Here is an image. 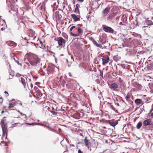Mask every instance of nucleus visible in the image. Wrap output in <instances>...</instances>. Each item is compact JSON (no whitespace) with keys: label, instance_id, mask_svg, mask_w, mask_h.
<instances>
[{"label":"nucleus","instance_id":"47","mask_svg":"<svg viewBox=\"0 0 153 153\" xmlns=\"http://www.w3.org/2000/svg\"><path fill=\"white\" fill-rule=\"evenodd\" d=\"M78 153H82V152L81 150L80 149H78Z\"/></svg>","mask_w":153,"mask_h":153},{"label":"nucleus","instance_id":"6","mask_svg":"<svg viewBox=\"0 0 153 153\" xmlns=\"http://www.w3.org/2000/svg\"><path fill=\"white\" fill-rule=\"evenodd\" d=\"M65 43V40L62 38H59L58 40V43L59 46H64Z\"/></svg>","mask_w":153,"mask_h":153},{"label":"nucleus","instance_id":"17","mask_svg":"<svg viewBox=\"0 0 153 153\" xmlns=\"http://www.w3.org/2000/svg\"><path fill=\"white\" fill-rule=\"evenodd\" d=\"M70 116L76 119H78L79 118V115L76 112H75L74 114H71L70 115Z\"/></svg>","mask_w":153,"mask_h":153},{"label":"nucleus","instance_id":"28","mask_svg":"<svg viewBox=\"0 0 153 153\" xmlns=\"http://www.w3.org/2000/svg\"><path fill=\"white\" fill-rule=\"evenodd\" d=\"M108 120H106L104 119H102L100 120V122H102L103 123H108Z\"/></svg>","mask_w":153,"mask_h":153},{"label":"nucleus","instance_id":"23","mask_svg":"<svg viewBox=\"0 0 153 153\" xmlns=\"http://www.w3.org/2000/svg\"><path fill=\"white\" fill-rule=\"evenodd\" d=\"M2 124H3V127H4V129H7V123L4 122L2 123Z\"/></svg>","mask_w":153,"mask_h":153},{"label":"nucleus","instance_id":"22","mask_svg":"<svg viewBox=\"0 0 153 153\" xmlns=\"http://www.w3.org/2000/svg\"><path fill=\"white\" fill-rule=\"evenodd\" d=\"M142 125V123L141 122H139L137 125L136 128L138 129H139Z\"/></svg>","mask_w":153,"mask_h":153},{"label":"nucleus","instance_id":"4","mask_svg":"<svg viewBox=\"0 0 153 153\" xmlns=\"http://www.w3.org/2000/svg\"><path fill=\"white\" fill-rule=\"evenodd\" d=\"M60 106H59V108L56 107V106H53L54 107L55 110L56 111H59V110L65 111L69 108L68 106H61V107H60Z\"/></svg>","mask_w":153,"mask_h":153},{"label":"nucleus","instance_id":"58","mask_svg":"<svg viewBox=\"0 0 153 153\" xmlns=\"http://www.w3.org/2000/svg\"><path fill=\"white\" fill-rule=\"evenodd\" d=\"M4 93H7V96H8V95L9 94H8V92H7L6 91H5Z\"/></svg>","mask_w":153,"mask_h":153},{"label":"nucleus","instance_id":"52","mask_svg":"<svg viewBox=\"0 0 153 153\" xmlns=\"http://www.w3.org/2000/svg\"><path fill=\"white\" fill-rule=\"evenodd\" d=\"M14 107V106H8V108H13Z\"/></svg>","mask_w":153,"mask_h":153},{"label":"nucleus","instance_id":"31","mask_svg":"<svg viewBox=\"0 0 153 153\" xmlns=\"http://www.w3.org/2000/svg\"><path fill=\"white\" fill-rule=\"evenodd\" d=\"M53 102H55L53 100H50V102H49V104H48V105H50L52 104L55 105V104H54L53 103ZM55 103H56V102H55ZM47 103H48V102H47Z\"/></svg>","mask_w":153,"mask_h":153},{"label":"nucleus","instance_id":"45","mask_svg":"<svg viewBox=\"0 0 153 153\" xmlns=\"http://www.w3.org/2000/svg\"><path fill=\"white\" fill-rule=\"evenodd\" d=\"M144 110L143 108H143L141 110V111H140V113L139 114H137V115H138L141 113Z\"/></svg>","mask_w":153,"mask_h":153},{"label":"nucleus","instance_id":"7","mask_svg":"<svg viewBox=\"0 0 153 153\" xmlns=\"http://www.w3.org/2000/svg\"><path fill=\"white\" fill-rule=\"evenodd\" d=\"M118 120H116L114 122H113L111 121V120H108V123H109L111 126H112L114 127V128H115V126L117 125L118 123Z\"/></svg>","mask_w":153,"mask_h":153},{"label":"nucleus","instance_id":"37","mask_svg":"<svg viewBox=\"0 0 153 153\" xmlns=\"http://www.w3.org/2000/svg\"><path fill=\"white\" fill-rule=\"evenodd\" d=\"M18 112L20 113V114L21 115H22V116H25V117H24L25 118H26V116L25 114H23L21 112L19 111Z\"/></svg>","mask_w":153,"mask_h":153},{"label":"nucleus","instance_id":"30","mask_svg":"<svg viewBox=\"0 0 153 153\" xmlns=\"http://www.w3.org/2000/svg\"><path fill=\"white\" fill-rule=\"evenodd\" d=\"M70 34L71 36H73V37H77L79 36V34H75L72 33V32H71Z\"/></svg>","mask_w":153,"mask_h":153},{"label":"nucleus","instance_id":"39","mask_svg":"<svg viewBox=\"0 0 153 153\" xmlns=\"http://www.w3.org/2000/svg\"><path fill=\"white\" fill-rule=\"evenodd\" d=\"M100 42L102 43V44H104L105 43L106 41H103L101 39H100Z\"/></svg>","mask_w":153,"mask_h":153},{"label":"nucleus","instance_id":"32","mask_svg":"<svg viewBox=\"0 0 153 153\" xmlns=\"http://www.w3.org/2000/svg\"><path fill=\"white\" fill-rule=\"evenodd\" d=\"M26 124H27V125H31V126H34L35 125H37V124H35L34 123H26Z\"/></svg>","mask_w":153,"mask_h":153},{"label":"nucleus","instance_id":"61","mask_svg":"<svg viewBox=\"0 0 153 153\" xmlns=\"http://www.w3.org/2000/svg\"><path fill=\"white\" fill-rule=\"evenodd\" d=\"M5 138L7 140H8V138H7V135H6Z\"/></svg>","mask_w":153,"mask_h":153},{"label":"nucleus","instance_id":"24","mask_svg":"<svg viewBox=\"0 0 153 153\" xmlns=\"http://www.w3.org/2000/svg\"><path fill=\"white\" fill-rule=\"evenodd\" d=\"M44 123H45V126H46V127H47V128H50L51 129V128H50V127L49 124L47 122H45V121H44Z\"/></svg>","mask_w":153,"mask_h":153},{"label":"nucleus","instance_id":"9","mask_svg":"<svg viewBox=\"0 0 153 153\" xmlns=\"http://www.w3.org/2000/svg\"><path fill=\"white\" fill-rule=\"evenodd\" d=\"M151 119H146L143 121V125L144 126H149L150 125Z\"/></svg>","mask_w":153,"mask_h":153},{"label":"nucleus","instance_id":"21","mask_svg":"<svg viewBox=\"0 0 153 153\" xmlns=\"http://www.w3.org/2000/svg\"><path fill=\"white\" fill-rule=\"evenodd\" d=\"M113 59L114 61L117 62V61L119 60L120 59V57L118 55H117L114 56Z\"/></svg>","mask_w":153,"mask_h":153},{"label":"nucleus","instance_id":"55","mask_svg":"<svg viewBox=\"0 0 153 153\" xmlns=\"http://www.w3.org/2000/svg\"><path fill=\"white\" fill-rule=\"evenodd\" d=\"M153 111V110L152 108L149 111V113H151Z\"/></svg>","mask_w":153,"mask_h":153},{"label":"nucleus","instance_id":"35","mask_svg":"<svg viewBox=\"0 0 153 153\" xmlns=\"http://www.w3.org/2000/svg\"><path fill=\"white\" fill-rule=\"evenodd\" d=\"M14 74L13 73L10 74V76H9V77L10 79H12L13 78V77L14 76Z\"/></svg>","mask_w":153,"mask_h":153},{"label":"nucleus","instance_id":"43","mask_svg":"<svg viewBox=\"0 0 153 153\" xmlns=\"http://www.w3.org/2000/svg\"><path fill=\"white\" fill-rule=\"evenodd\" d=\"M75 26H73L72 27H71V28H70V30L71 31L72 30L75 28Z\"/></svg>","mask_w":153,"mask_h":153},{"label":"nucleus","instance_id":"8","mask_svg":"<svg viewBox=\"0 0 153 153\" xmlns=\"http://www.w3.org/2000/svg\"><path fill=\"white\" fill-rule=\"evenodd\" d=\"M71 16L75 22L80 20V16H76L75 14H72L71 15Z\"/></svg>","mask_w":153,"mask_h":153},{"label":"nucleus","instance_id":"36","mask_svg":"<svg viewBox=\"0 0 153 153\" xmlns=\"http://www.w3.org/2000/svg\"><path fill=\"white\" fill-rule=\"evenodd\" d=\"M4 109L5 110V111H4V109H3V110H2L1 112V113L2 114H3L4 112H7V110L6 109V108L5 107L4 108Z\"/></svg>","mask_w":153,"mask_h":153},{"label":"nucleus","instance_id":"53","mask_svg":"<svg viewBox=\"0 0 153 153\" xmlns=\"http://www.w3.org/2000/svg\"><path fill=\"white\" fill-rule=\"evenodd\" d=\"M108 130H110V131H112V132H114V131H113V129H111V128H108Z\"/></svg>","mask_w":153,"mask_h":153},{"label":"nucleus","instance_id":"20","mask_svg":"<svg viewBox=\"0 0 153 153\" xmlns=\"http://www.w3.org/2000/svg\"><path fill=\"white\" fill-rule=\"evenodd\" d=\"M20 82H21L24 86L26 85L25 81V79L22 77L21 78V79L20 80Z\"/></svg>","mask_w":153,"mask_h":153},{"label":"nucleus","instance_id":"50","mask_svg":"<svg viewBox=\"0 0 153 153\" xmlns=\"http://www.w3.org/2000/svg\"><path fill=\"white\" fill-rule=\"evenodd\" d=\"M148 68H149V69H150L151 68V66L150 65H148Z\"/></svg>","mask_w":153,"mask_h":153},{"label":"nucleus","instance_id":"3","mask_svg":"<svg viewBox=\"0 0 153 153\" xmlns=\"http://www.w3.org/2000/svg\"><path fill=\"white\" fill-rule=\"evenodd\" d=\"M103 30L105 32L110 33H113L114 30L111 27L105 25H103Z\"/></svg>","mask_w":153,"mask_h":153},{"label":"nucleus","instance_id":"13","mask_svg":"<svg viewBox=\"0 0 153 153\" xmlns=\"http://www.w3.org/2000/svg\"><path fill=\"white\" fill-rule=\"evenodd\" d=\"M134 108V106H132V107H131L130 106H126L125 108V112H128L131 111H132Z\"/></svg>","mask_w":153,"mask_h":153},{"label":"nucleus","instance_id":"1","mask_svg":"<svg viewBox=\"0 0 153 153\" xmlns=\"http://www.w3.org/2000/svg\"><path fill=\"white\" fill-rule=\"evenodd\" d=\"M26 59H27L31 65L33 66H36L40 60L39 59L36 55L32 54H28L27 57L24 59V61H25Z\"/></svg>","mask_w":153,"mask_h":153},{"label":"nucleus","instance_id":"48","mask_svg":"<svg viewBox=\"0 0 153 153\" xmlns=\"http://www.w3.org/2000/svg\"><path fill=\"white\" fill-rule=\"evenodd\" d=\"M148 26H149V25L148 24H147V25H145L143 26L142 27V28L147 27Z\"/></svg>","mask_w":153,"mask_h":153},{"label":"nucleus","instance_id":"12","mask_svg":"<svg viewBox=\"0 0 153 153\" xmlns=\"http://www.w3.org/2000/svg\"><path fill=\"white\" fill-rule=\"evenodd\" d=\"M92 42L94 45H96L97 47L100 48H101L103 49V47L101 45L97 43V42L95 41L94 39H92Z\"/></svg>","mask_w":153,"mask_h":153},{"label":"nucleus","instance_id":"54","mask_svg":"<svg viewBox=\"0 0 153 153\" xmlns=\"http://www.w3.org/2000/svg\"><path fill=\"white\" fill-rule=\"evenodd\" d=\"M4 142L6 143V144H5V146H8V144H7V142H5L4 141Z\"/></svg>","mask_w":153,"mask_h":153},{"label":"nucleus","instance_id":"25","mask_svg":"<svg viewBox=\"0 0 153 153\" xmlns=\"http://www.w3.org/2000/svg\"><path fill=\"white\" fill-rule=\"evenodd\" d=\"M6 117H4L1 120V121L0 122V125H1V127L3 126L2 123L6 121V119H4Z\"/></svg>","mask_w":153,"mask_h":153},{"label":"nucleus","instance_id":"5","mask_svg":"<svg viewBox=\"0 0 153 153\" xmlns=\"http://www.w3.org/2000/svg\"><path fill=\"white\" fill-rule=\"evenodd\" d=\"M45 108H47V109L48 110V111H50L52 114L51 115V116H55L57 114V113L56 111L55 110L53 106H52V108H51L49 107H48L47 106H46L45 107Z\"/></svg>","mask_w":153,"mask_h":153},{"label":"nucleus","instance_id":"56","mask_svg":"<svg viewBox=\"0 0 153 153\" xmlns=\"http://www.w3.org/2000/svg\"><path fill=\"white\" fill-rule=\"evenodd\" d=\"M139 107H136L135 109V111H136V110H137L138 109H139Z\"/></svg>","mask_w":153,"mask_h":153},{"label":"nucleus","instance_id":"11","mask_svg":"<svg viewBox=\"0 0 153 153\" xmlns=\"http://www.w3.org/2000/svg\"><path fill=\"white\" fill-rule=\"evenodd\" d=\"M134 102L136 105H137L141 104V105H142L143 104V102L141 100V99H137Z\"/></svg>","mask_w":153,"mask_h":153},{"label":"nucleus","instance_id":"26","mask_svg":"<svg viewBox=\"0 0 153 153\" xmlns=\"http://www.w3.org/2000/svg\"><path fill=\"white\" fill-rule=\"evenodd\" d=\"M131 95V94L129 93H128L127 94L126 97V100H129L130 99V98Z\"/></svg>","mask_w":153,"mask_h":153},{"label":"nucleus","instance_id":"64","mask_svg":"<svg viewBox=\"0 0 153 153\" xmlns=\"http://www.w3.org/2000/svg\"><path fill=\"white\" fill-rule=\"evenodd\" d=\"M78 146L77 145H76V148L77 149H78Z\"/></svg>","mask_w":153,"mask_h":153},{"label":"nucleus","instance_id":"38","mask_svg":"<svg viewBox=\"0 0 153 153\" xmlns=\"http://www.w3.org/2000/svg\"><path fill=\"white\" fill-rule=\"evenodd\" d=\"M74 12L76 13H79V9H75Z\"/></svg>","mask_w":153,"mask_h":153},{"label":"nucleus","instance_id":"27","mask_svg":"<svg viewBox=\"0 0 153 153\" xmlns=\"http://www.w3.org/2000/svg\"><path fill=\"white\" fill-rule=\"evenodd\" d=\"M78 32L79 34L82 33H83V30L82 29L79 27H78Z\"/></svg>","mask_w":153,"mask_h":153},{"label":"nucleus","instance_id":"60","mask_svg":"<svg viewBox=\"0 0 153 153\" xmlns=\"http://www.w3.org/2000/svg\"><path fill=\"white\" fill-rule=\"evenodd\" d=\"M81 2H82L83 1V0H77Z\"/></svg>","mask_w":153,"mask_h":153},{"label":"nucleus","instance_id":"46","mask_svg":"<svg viewBox=\"0 0 153 153\" xmlns=\"http://www.w3.org/2000/svg\"><path fill=\"white\" fill-rule=\"evenodd\" d=\"M37 124V125H40L42 126H45V124H39L38 123H36Z\"/></svg>","mask_w":153,"mask_h":153},{"label":"nucleus","instance_id":"34","mask_svg":"<svg viewBox=\"0 0 153 153\" xmlns=\"http://www.w3.org/2000/svg\"><path fill=\"white\" fill-rule=\"evenodd\" d=\"M127 101L128 102V103L130 105H132L133 104V102L130 99L129 100H127Z\"/></svg>","mask_w":153,"mask_h":153},{"label":"nucleus","instance_id":"16","mask_svg":"<svg viewBox=\"0 0 153 153\" xmlns=\"http://www.w3.org/2000/svg\"><path fill=\"white\" fill-rule=\"evenodd\" d=\"M1 127L2 130V136L3 137H4L5 136V134H6V135H7L8 130L7 129H4L3 126H2V127Z\"/></svg>","mask_w":153,"mask_h":153},{"label":"nucleus","instance_id":"44","mask_svg":"<svg viewBox=\"0 0 153 153\" xmlns=\"http://www.w3.org/2000/svg\"><path fill=\"white\" fill-rule=\"evenodd\" d=\"M52 70H51V69L50 68V67L48 69L49 70H51L52 71H53V69L54 68V67L53 66H52Z\"/></svg>","mask_w":153,"mask_h":153},{"label":"nucleus","instance_id":"33","mask_svg":"<svg viewBox=\"0 0 153 153\" xmlns=\"http://www.w3.org/2000/svg\"><path fill=\"white\" fill-rule=\"evenodd\" d=\"M77 144H81L82 145H84V142H83L82 140V141L81 142H79L78 143H77Z\"/></svg>","mask_w":153,"mask_h":153},{"label":"nucleus","instance_id":"19","mask_svg":"<svg viewBox=\"0 0 153 153\" xmlns=\"http://www.w3.org/2000/svg\"><path fill=\"white\" fill-rule=\"evenodd\" d=\"M117 88L118 85L116 83H113L111 85L110 88H111L116 89Z\"/></svg>","mask_w":153,"mask_h":153},{"label":"nucleus","instance_id":"2","mask_svg":"<svg viewBox=\"0 0 153 153\" xmlns=\"http://www.w3.org/2000/svg\"><path fill=\"white\" fill-rule=\"evenodd\" d=\"M9 105H22V102L17 99H13L10 102Z\"/></svg>","mask_w":153,"mask_h":153},{"label":"nucleus","instance_id":"49","mask_svg":"<svg viewBox=\"0 0 153 153\" xmlns=\"http://www.w3.org/2000/svg\"><path fill=\"white\" fill-rule=\"evenodd\" d=\"M111 136L112 137H115L117 135L113 134L112 133L111 134Z\"/></svg>","mask_w":153,"mask_h":153},{"label":"nucleus","instance_id":"59","mask_svg":"<svg viewBox=\"0 0 153 153\" xmlns=\"http://www.w3.org/2000/svg\"><path fill=\"white\" fill-rule=\"evenodd\" d=\"M150 126H153V124L151 122V123H150V125H149Z\"/></svg>","mask_w":153,"mask_h":153},{"label":"nucleus","instance_id":"57","mask_svg":"<svg viewBox=\"0 0 153 153\" xmlns=\"http://www.w3.org/2000/svg\"><path fill=\"white\" fill-rule=\"evenodd\" d=\"M79 135L81 136H83V134L82 133H80Z\"/></svg>","mask_w":153,"mask_h":153},{"label":"nucleus","instance_id":"51","mask_svg":"<svg viewBox=\"0 0 153 153\" xmlns=\"http://www.w3.org/2000/svg\"><path fill=\"white\" fill-rule=\"evenodd\" d=\"M144 53V52L143 51H141L139 53L140 54H143V53Z\"/></svg>","mask_w":153,"mask_h":153},{"label":"nucleus","instance_id":"14","mask_svg":"<svg viewBox=\"0 0 153 153\" xmlns=\"http://www.w3.org/2000/svg\"><path fill=\"white\" fill-rule=\"evenodd\" d=\"M84 142L85 143V146L87 147L88 148H89V145L91 144V142H89L88 140L87 139V137H85L84 139Z\"/></svg>","mask_w":153,"mask_h":153},{"label":"nucleus","instance_id":"42","mask_svg":"<svg viewBox=\"0 0 153 153\" xmlns=\"http://www.w3.org/2000/svg\"><path fill=\"white\" fill-rule=\"evenodd\" d=\"M3 100L2 97H0V104H1L3 102Z\"/></svg>","mask_w":153,"mask_h":153},{"label":"nucleus","instance_id":"41","mask_svg":"<svg viewBox=\"0 0 153 153\" xmlns=\"http://www.w3.org/2000/svg\"><path fill=\"white\" fill-rule=\"evenodd\" d=\"M79 7V4H76V7H75V9H78V8Z\"/></svg>","mask_w":153,"mask_h":153},{"label":"nucleus","instance_id":"63","mask_svg":"<svg viewBox=\"0 0 153 153\" xmlns=\"http://www.w3.org/2000/svg\"><path fill=\"white\" fill-rule=\"evenodd\" d=\"M151 116H152L153 118V112L151 114Z\"/></svg>","mask_w":153,"mask_h":153},{"label":"nucleus","instance_id":"15","mask_svg":"<svg viewBox=\"0 0 153 153\" xmlns=\"http://www.w3.org/2000/svg\"><path fill=\"white\" fill-rule=\"evenodd\" d=\"M110 8L109 7H108L106 8L103 12V14L104 16H106L108 13L110 11Z\"/></svg>","mask_w":153,"mask_h":153},{"label":"nucleus","instance_id":"10","mask_svg":"<svg viewBox=\"0 0 153 153\" xmlns=\"http://www.w3.org/2000/svg\"><path fill=\"white\" fill-rule=\"evenodd\" d=\"M102 64L103 65H105V64L108 63L110 60L109 57H108L102 58Z\"/></svg>","mask_w":153,"mask_h":153},{"label":"nucleus","instance_id":"40","mask_svg":"<svg viewBox=\"0 0 153 153\" xmlns=\"http://www.w3.org/2000/svg\"><path fill=\"white\" fill-rule=\"evenodd\" d=\"M14 60L18 64H20L21 65H22V64H20L19 63V61H18V60H16V59L15 58H14Z\"/></svg>","mask_w":153,"mask_h":153},{"label":"nucleus","instance_id":"62","mask_svg":"<svg viewBox=\"0 0 153 153\" xmlns=\"http://www.w3.org/2000/svg\"><path fill=\"white\" fill-rule=\"evenodd\" d=\"M30 86L31 88H32L33 87V85L32 83H30Z\"/></svg>","mask_w":153,"mask_h":153},{"label":"nucleus","instance_id":"18","mask_svg":"<svg viewBox=\"0 0 153 153\" xmlns=\"http://www.w3.org/2000/svg\"><path fill=\"white\" fill-rule=\"evenodd\" d=\"M8 42V45L10 46H13V47H15L16 45V44L14 42L12 41H10Z\"/></svg>","mask_w":153,"mask_h":153},{"label":"nucleus","instance_id":"29","mask_svg":"<svg viewBox=\"0 0 153 153\" xmlns=\"http://www.w3.org/2000/svg\"><path fill=\"white\" fill-rule=\"evenodd\" d=\"M111 106V108H110V109L111 108V109L114 110L116 113H118V112L117 110H116L115 108L113 106Z\"/></svg>","mask_w":153,"mask_h":153}]
</instances>
